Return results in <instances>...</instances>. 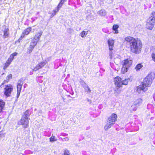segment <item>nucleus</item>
I'll return each mask as SVG.
<instances>
[{
    "instance_id": "f257e3e1",
    "label": "nucleus",
    "mask_w": 155,
    "mask_h": 155,
    "mask_svg": "<svg viewBox=\"0 0 155 155\" xmlns=\"http://www.w3.org/2000/svg\"><path fill=\"white\" fill-rule=\"evenodd\" d=\"M125 40L129 43L130 51L132 53L138 54L141 52L143 45L140 39L128 36L125 38Z\"/></svg>"
},
{
    "instance_id": "f03ea898",
    "label": "nucleus",
    "mask_w": 155,
    "mask_h": 155,
    "mask_svg": "<svg viewBox=\"0 0 155 155\" xmlns=\"http://www.w3.org/2000/svg\"><path fill=\"white\" fill-rule=\"evenodd\" d=\"M154 78V73H151L149 74L144 79L142 84L137 87V91L139 93H140L142 92L147 91L148 90L147 87L150 86Z\"/></svg>"
},
{
    "instance_id": "7ed1b4c3",
    "label": "nucleus",
    "mask_w": 155,
    "mask_h": 155,
    "mask_svg": "<svg viewBox=\"0 0 155 155\" xmlns=\"http://www.w3.org/2000/svg\"><path fill=\"white\" fill-rule=\"evenodd\" d=\"M132 61L129 59H127L122 62L123 66L121 69V72L124 74L127 71L128 69L131 65Z\"/></svg>"
},
{
    "instance_id": "20e7f679",
    "label": "nucleus",
    "mask_w": 155,
    "mask_h": 155,
    "mask_svg": "<svg viewBox=\"0 0 155 155\" xmlns=\"http://www.w3.org/2000/svg\"><path fill=\"white\" fill-rule=\"evenodd\" d=\"M29 119L26 116H22L20 120L18 122V124L22 125L25 128H27L28 126Z\"/></svg>"
},
{
    "instance_id": "39448f33",
    "label": "nucleus",
    "mask_w": 155,
    "mask_h": 155,
    "mask_svg": "<svg viewBox=\"0 0 155 155\" xmlns=\"http://www.w3.org/2000/svg\"><path fill=\"white\" fill-rule=\"evenodd\" d=\"M13 89V86L10 84H8L5 86L4 88V94L7 97H9L10 95L11 94L12 92Z\"/></svg>"
},
{
    "instance_id": "423d86ee",
    "label": "nucleus",
    "mask_w": 155,
    "mask_h": 155,
    "mask_svg": "<svg viewBox=\"0 0 155 155\" xmlns=\"http://www.w3.org/2000/svg\"><path fill=\"white\" fill-rule=\"evenodd\" d=\"M114 82L117 88H119L122 85L121 79L119 77H117L114 78Z\"/></svg>"
},
{
    "instance_id": "0eeeda50",
    "label": "nucleus",
    "mask_w": 155,
    "mask_h": 155,
    "mask_svg": "<svg viewBox=\"0 0 155 155\" xmlns=\"http://www.w3.org/2000/svg\"><path fill=\"white\" fill-rule=\"evenodd\" d=\"M117 118V114H112L108 118L107 121L114 124L116 121Z\"/></svg>"
},
{
    "instance_id": "6e6552de",
    "label": "nucleus",
    "mask_w": 155,
    "mask_h": 155,
    "mask_svg": "<svg viewBox=\"0 0 155 155\" xmlns=\"http://www.w3.org/2000/svg\"><path fill=\"white\" fill-rule=\"evenodd\" d=\"M155 21H153L150 19H147L146 24V28L147 29L152 30L154 26V24Z\"/></svg>"
},
{
    "instance_id": "1a4fd4ad",
    "label": "nucleus",
    "mask_w": 155,
    "mask_h": 155,
    "mask_svg": "<svg viewBox=\"0 0 155 155\" xmlns=\"http://www.w3.org/2000/svg\"><path fill=\"white\" fill-rule=\"evenodd\" d=\"M46 64L45 62H41L38 64H37L35 67L33 69V70L34 71H36L39 69L43 67Z\"/></svg>"
},
{
    "instance_id": "9d476101",
    "label": "nucleus",
    "mask_w": 155,
    "mask_h": 155,
    "mask_svg": "<svg viewBox=\"0 0 155 155\" xmlns=\"http://www.w3.org/2000/svg\"><path fill=\"white\" fill-rule=\"evenodd\" d=\"M107 42L109 47V49L110 51H112L113 50V47L114 43V40L112 38H110L108 40Z\"/></svg>"
},
{
    "instance_id": "9b49d317",
    "label": "nucleus",
    "mask_w": 155,
    "mask_h": 155,
    "mask_svg": "<svg viewBox=\"0 0 155 155\" xmlns=\"http://www.w3.org/2000/svg\"><path fill=\"white\" fill-rule=\"evenodd\" d=\"M31 31H32V29L31 27L27 28L24 30L21 35V38H24L25 35H28Z\"/></svg>"
},
{
    "instance_id": "f8f14e48",
    "label": "nucleus",
    "mask_w": 155,
    "mask_h": 155,
    "mask_svg": "<svg viewBox=\"0 0 155 155\" xmlns=\"http://www.w3.org/2000/svg\"><path fill=\"white\" fill-rule=\"evenodd\" d=\"M22 84L21 83H18L17 86V97L18 98L20 95L21 91V89Z\"/></svg>"
},
{
    "instance_id": "ddd939ff",
    "label": "nucleus",
    "mask_w": 155,
    "mask_h": 155,
    "mask_svg": "<svg viewBox=\"0 0 155 155\" xmlns=\"http://www.w3.org/2000/svg\"><path fill=\"white\" fill-rule=\"evenodd\" d=\"M113 125V124L107 121L106 124L104 127V129L106 130H107L112 126Z\"/></svg>"
},
{
    "instance_id": "4468645a",
    "label": "nucleus",
    "mask_w": 155,
    "mask_h": 155,
    "mask_svg": "<svg viewBox=\"0 0 155 155\" xmlns=\"http://www.w3.org/2000/svg\"><path fill=\"white\" fill-rule=\"evenodd\" d=\"M5 105V102L2 100H0V113L3 110Z\"/></svg>"
},
{
    "instance_id": "2eb2a0df",
    "label": "nucleus",
    "mask_w": 155,
    "mask_h": 155,
    "mask_svg": "<svg viewBox=\"0 0 155 155\" xmlns=\"http://www.w3.org/2000/svg\"><path fill=\"white\" fill-rule=\"evenodd\" d=\"M148 19L153 21H155V12H152L150 14V17Z\"/></svg>"
},
{
    "instance_id": "dca6fc26",
    "label": "nucleus",
    "mask_w": 155,
    "mask_h": 155,
    "mask_svg": "<svg viewBox=\"0 0 155 155\" xmlns=\"http://www.w3.org/2000/svg\"><path fill=\"white\" fill-rule=\"evenodd\" d=\"M84 87L85 90V91L87 92V94H90L91 93V90L87 84H85L84 86Z\"/></svg>"
},
{
    "instance_id": "f3484780",
    "label": "nucleus",
    "mask_w": 155,
    "mask_h": 155,
    "mask_svg": "<svg viewBox=\"0 0 155 155\" xmlns=\"http://www.w3.org/2000/svg\"><path fill=\"white\" fill-rule=\"evenodd\" d=\"M97 14L101 16H105L107 13L106 11L104 9H101L97 12Z\"/></svg>"
},
{
    "instance_id": "a211bd4d",
    "label": "nucleus",
    "mask_w": 155,
    "mask_h": 155,
    "mask_svg": "<svg viewBox=\"0 0 155 155\" xmlns=\"http://www.w3.org/2000/svg\"><path fill=\"white\" fill-rule=\"evenodd\" d=\"M12 78V74H10L8 75L7 77L6 78V79H5L3 83L2 84V85L4 84L5 83H8L9 81V80L10 79Z\"/></svg>"
},
{
    "instance_id": "6ab92c4d",
    "label": "nucleus",
    "mask_w": 155,
    "mask_h": 155,
    "mask_svg": "<svg viewBox=\"0 0 155 155\" xmlns=\"http://www.w3.org/2000/svg\"><path fill=\"white\" fill-rule=\"evenodd\" d=\"M42 33L41 31H40L36 33L34 38L36 39H38V41H39L40 38L42 34Z\"/></svg>"
},
{
    "instance_id": "aec40b11",
    "label": "nucleus",
    "mask_w": 155,
    "mask_h": 155,
    "mask_svg": "<svg viewBox=\"0 0 155 155\" xmlns=\"http://www.w3.org/2000/svg\"><path fill=\"white\" fill-rule=\"evenodd\" d=\"M36 45L35 44L33 43L32 42H31L30 45L29 47V53L31 52L33 49Z\"/></svg>"
},
{
    "instance_id": "412c9836",
    "label": "nucleus",
    "mask_w": 155,
    "mask_h": 155,
    "mask_svg": "<svg viewBox=\"0 0 155 155\" xmlns=\"http://www.w3.org/2000/svg\"><path fill=\"white\" fill-rule=\"evenodd\" d=\"M142 102V100L140 99H139L136 100L134 102V104L137 107L139 106Z\"/></svg>"
},
{
    "instance_id": "4be33fe9",
    "label": "nucleus",
    "mask_w": 155,
    "mask_h": 155,
    "mask_svg": "<svg viewBox=\"0 0 155 155\" xmlns=\"http://www.w3.org/2000/svg\"><path fill=\"white\" fill-rule=\"evenodd\" d=\"M8 30V29H5L3 31L4 35L3 37L4 38L8 37L9 35Z\"/></svg>"
},
{
    "instance_id": "5701e85b",
    "label": "nucleus",
    "mask_w": 155,
    "mask_h": 155,
    "mask_svg": "<svg viewBox=\"0 0 155 155\" xmlns=\"http://www.w3.org/2000/svg\"><path fill=\"white\" fill-rule=\"evenodd\" d=\"M119 27V26L117 25H113V30L115 31L114 33L117 34L118 33V31L117 29Z\"/></svg>"
},
{
    "instance_id": "b1692460",
    "label": "nucleus",
    "mask_w": 155,
    "mask_h": 155,
    "mask_svg": "<svg viewBox=\"0 0 155 155\" xmlns=\"http://www.w3.org/2000/svg\"><path fill=\"white\" fill-rule=\"evenodd\" d=\"M88 32V31H83L80 33V35L82 38H84L86 36Z\"/></svg>"
},
{
    "instance_id": "393cba45",
    "label": "nucleus",
    "mask_w": 155,
    "mask_h": 155,
    "mask_svg": "<svg viewBox=\"0 0 155 155\" xmlns=\"http://www.w3.org/2000/svg\"><path fill=\"white\" fill-rule=\"evenodd\" d=\"M142 67L143 65L141 64H139L136 65L135 68V69L136 70V71H138Z\"/></svg>"
},
{
    "instance_id": "a878e982",
    "label": "nucleus",
    "mask_w": 155,
    "mask_h": 155,
    "mask_svg": "<svg viewBox=\"0 0 155 155\" xmlns=\"http://www.w3.org/2000/svg\"><path fill=\"white\" fill-rule=\"evenodd\" d=\"M130 81V79L128 78L127 79H126L124 81H122V85H127L128 82Z\"/></svg>"
},
{
    "instance_id": "bb28decb",
    "label": "nucleus",
    "mask_w": 155,
    "mask_h": 155,
    "mask_svg": "<svg viewBox=\"0 0 155 155\" xmlns=\"http://www.w3.org/2000/svg\"><path fill=\"white\" fill-rule=\"evenodd\" d=\"M59 9H58V8L56 7L55 9L53 10V13H52L51 15V17H53L54 15H56V13L58 12Z\"/></svg>"
},
{
    "instance_id": "cd10ccee",
    "label": "nucleus",
    "mask_w": 155,
    "mask_h": 155,
    "mask_svg": "<svg viewBox=\"0 0 155 155\" xmlns=\"http://www.w3.org/2000/svg\"><path fill=\"white\" fill-rule=\"evenodd\" d=\"M57 140L55 139L54 136L52 135V136L50 138V141L51 142H53L54 141H57Z\"/></svg>"
},
{
    "instance_id": "c85d7f7f",
    "label": "nucleus",
    "mask_w": 155,
    "mask_h": 155,
    "mask_svg": "<svg viewBox=\"0 0 155 155\" xmlns=\"http://www.w3.org/2000/svg\"><path fill=\"white\" fill-rule=\"evenodd\" d=\"M64 3V2H63L62 1H60V2L58 4L57 8H58V9H60L62 7Z\"/></svg>"
},
{
    "instance_id": "c756f323",
    "label": "nucleus",
    "mask_w": 155,
    "mask_h": 155,
    "mask_svg": "<svg viewBox=\"0 0 155 155\" xmlns=\"http://www.w3.org/2000/svg\"><path fill=\"white\" fill-rule=\"evenodd\" d=\"M137 106L134 104L131 107V109L134 111H135L137 110Z\"/></svg>"
},
{
    "instance_id": "7c9ffc66",
    "label": "nucleus",
    "mask_w": 155,
    "mask_h": 155,
    "mask_svg": "<svg viewBox=\"0 0 155 155\" xmlns=\"http://www.w3.org/2000/svg\"><path fill=\"white\" fill-rule=\"evenodd\" d=\"M38 41V39H36L34 38L33 39H32L31 42H32L33 43L35 44V45H36L37 42Z\"/></svg>"
},
{
    "instance_id": "2f4dec72",
    "label": "nucleus",
    "mask_w": 155,
    "mask_h": 155,
    "mask_svg": "<svg viewBox=\"0 0 155 155\" xmlns=\"http://www.w3.org/2000/svg\"><path fill=\"white\" fill-rule=\"evenodd\" d=\"M30 115V114L29 112V111L28 110H26L24 115L23 116H26L27 118H28Z\"/></svg>"
},
{
    "instance_id": "473e14b6",
    "label": "nucleus",
    "mask_w": 155,
    "mask_h": 155,
    "mask_svg": "<svg viewBox=\"0 0 155 155\" xmlns=\"http://www.w3.org/2000/svg\"><path fill=\"white\" fill-rule=\"evenodd\" d=\"M13 60V59L12 58L10 57V58H8L6 62L10 64Z\"/></svg>"
},
{
    "instance_id": "72a5a7b5",
    "label": "nucleus",
    "mask_w": 155,
    "mask_h": 155,
    "mask_svg": "<svg viewBox=\"0 0 155 155\" xmlns=\"http://www.w3.org/2000/svg\"><path fill=\"white\" fill-rule=\"evenodd\" d=\"M69 151L68 150H64V155H69Z\"/></svg>"
},
{
    "instance_id": "f704fd0d",
    "label": "nucleus",
    "mask_w": 155,
    "mask_h": 155,
    "mask_svg": "<svg viewBox=\"0 0 155 155\" xmlns=\"http://www.w3.org/2000/svg\"><path fill=\"white\" fill-rule=\"evenodd\" d=\"M17 53H16V52L14 53L11 55L10 57V58H12V59H13L14 57L15 56L17 55Z\"/></svg>"
},
{
    "instance_id": "c9c22d12",
    "label": "nucleus",
    "mask_w": 155,
    "mask_h": 155,
    "mask_svg": "<svg viewBox=\"0 0 155 155\" xmlns=\"http://www.w3.org/2000/svg\"><path fill=\"white\" fill-rule=\"evenodd\" d=\"M9 64L8 63L6 62L5 64V66L4 67V69H5L7 68L9 66Z\"/></svg>"
},
{
    "instance_id": "e433bc0d",
    "label": "nucleus",
    "mask_w": 155,
    "mask_h": 155,
    "mask_svg": "<svg viewBox=\"0 0 155 155\" xmlns=\"http://www.w3.org/2000/svg\"><path fill=\"white\" fill-rule=\"evenodd\" d=\"M152 58L153 60L155 62V53H153L152 54Z\"/></svg>"
},
{
    "instance_id": "4c0bfd02",
    "label": "nucleus",
    "mask_w": 155,
    "mask_h": 155,
    "mask_svg": "<svg viewBox=\"0 0 155 155\" xmlns=\"http://www.w3.org/2000/svg\"><path fill=\"white\" fill-rule=\"evenodd\" d=\"M151 50L154 53L155 52V45L152 47L151 48Z\"/></svg>"
},
{
    "instance_id": "58836bf2",
    "label": "nucleus",
    "mask_w": 155,
    "mask_h": 155,
    "mask_svg": "<svg viewBox=\"0 0 155 155\" xmlns=\"http://www.w3.org/2000/svg\"><path fill=\"white\" fill-rule=\"evenodd\" d=\"M64 140L68 141L69 140V138L68 137H65L64 138Z\"/></svg>"
},
{
    "instance_id": "ea45409f",
    "label": "nucleus",
    "mask_w": 155,
    "mask_h": 155,
    "mask_svg": "<svg viewBox=\"0 0 155 155\" xmlns=\"http://www.w3.org/2000/svg\"><path fill=\"white\" fill-rule=\"evenodd\" d=\"M87 101L89 102L90 103H91V100L90 99H87Z\"/></svg>"
},
{
    "instance_id": "a19ab883",
    "label": "nucleus",
    "mask_w": 155,
    "mask_h": 155,
    "mask_svg": "<svg viewBox=\"0 0 155 155\" xmlns=\"http://www.w3.org/2000/svg\"><path fill=\"white\" fill-rule=\"evenodd\" d=\"M66 0H61V1H62L63 2H65Z\"/></svg>"
},
{
    "instance_id": "79ce46f5",
    "label": "nucleus",
    "mask_w": 155,
    "mask_h": 155,
    "mask_svg": "<svg viewBox=\"0 0 155 155\" xmlns=\"http://www.w3.org/2000/svg\"><path fill=\"white\" fill-rule=\"evenodd\" d=\"M3 134L2 133H0V137H2V135H3Z\"/></svg>"
},
{
    "instance_id": "37998d69",
    "label": "nucleus",
    "mask_w": 155,
    "mask_h": 155,
    "mask_svg": "<svg viewBox=\"0 0 155 155\" xmlns=\"http://www.w3.org/2000/svg\"><path fill=\"white\" fill-rule=\"evenodd\" d=\"M33 31H32V32H34V29H33Z\"/></svg>"
},
{
    "instance_id": "c03bdc74",
    "label": "nucleus",
    "mask_w": 155,
    "mask_h": 155,
    "mask_svg": "<svg viewBox=\"0 0 155 155\" xmlns=\"http://www.w3.org/2000/svg\"><path fill=\"white\" fill-rule=\"evenodd\" d=\"M110 58L111 59L112 58L111 57V56L110 57Z\"/></svg>"
},
{
    "instance_id": "a18cd8bd",
    "label": "nucleus",
    "mask_w": 155,
    "mask_h": 155,
    "mask_svg": "<svg viewBox=\"0 0 155 155\" xmlns=\"http://www.w3.org/2000/svg\"><path fill=\"white\" fill-rule=\"evenodd\" d=\"M2 0H0V1H2Z\"/></svg>"
}]
</instances>
